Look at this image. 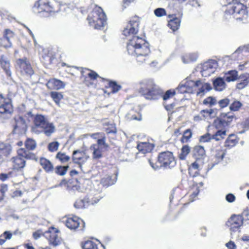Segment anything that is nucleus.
Returning a JSON list of instances; mask_svg holds the SVG:
<instances>
[{"instance_id": "79ce46f5", "label": "nucleus", "mask_w": 249, "mask_h": 249, "mask_svg": "<svg viewBox=\"0 0 249 249\" xmlns=\"http://www.w3.org/2000/svg\"><path fill=\"white\" fill-rule=\"evenodd\" d=\"M203 185V183L202 182H200L198 184H196V185H194L193 189L194 190L193 192L192 193V195L190 196V200L191 202H193L194 201V198L196 197L198 194L199 193V188L200 187H202Z\"/></svg>"}, {"instance_id": "338daca9", "label": "nucleus", "mask_w": 249, "mask_h": 249, "mask_svg": "<svg viewBox=\"0 0 249 249\" xmlns=\"http://www.w3.org/2000/svg\"><path fill=\"white\" fill-rule=\"evenodd\" d=\"M8 186L6 184H2L1 186L0 192L2 193V197H3L4 193L7 191Z\"/></svg>"}, {"instance_id": "de8ad7c7", "label": "nucleus", "mask_w": 249, "mask_h": 249, "mask_svg": "<svg viewBox=\"0 0 249 249\" xmlns=\"http://www.w3.org/2000/svg\"><path fill=\"white\" fill-rule=\"evenodd\" d=\"M25 144L26 148V150L28 151L35 149L36 145L35 141L30 138L26 140Z\"/></svg>"}, {"instance_id": "58836bf2", "label": "nucleus", "mask_w": 249, "mask_h": 249, "mask_svg": "<svg viewBox=\"0 0 249 249\" xmlns=\"http://www.w3.org/2000/svg\"><path fill=\"white\" fill-rule=\"evenodd\" d=\"M0 151L3 155L7 156L12 151V147L8 143L0 142Z\"/></svg>"}, {"instance_id": "f704fd0d", "label": "nucleus", "mask_w": 249, "mask_h": 249, "mask_svg": "<svg viewBox=\"0 0 249 249\" xmlns=\"http://www.w3.org/2000/svg\"><path fill=\"white\" fill-rule=\"evenodd\" d=\"M40 164L42 168L47 172H50L53 171V166L51 161L45 158H41L40 159Z\"/></svg>"}, {"instance_id": "2eb2a0df", "label": "nucleus", "mask_w": 249, "mask_h": 249, "mask_svg": "<svg viewBox=\"0 0 249 249\" xmlns=\"http://www.w3.org/2000/svg\"><path fill=\"white\" fill-rule=\"evenodd\" d=\"M17 65L22 74L30 76L34 73V71L27 58L18 59L17 61Z\"/></svg>"}, {"instance_id": "4be33fe9", "label": "nucleus", "mask_w": 249, "mask_h": 249, "mask_svg": "<svg viewBox=\"0 0 249 249\" xmlns=\"http://www.w3.org/2000/svg\"><path fill=\"white\" fill-rule=\"evenodd\" d=\"M46 86L50 89L59 90L65 88V84L60 80L52 78L48 81Z\"/></svg>"}, {"instance_id": "e433bc0d", "label": "nucleus", "mask_w": 249, "mask_h": 249, "mask_svg": "<svg viewBox=\"0 0 249 249\" xmlns=\"http://www.w3.org/2000/svg\"><path fill=\"white\" fill-rule=\"evenodd\" d=\"M213 155L215 158L216 164L221 161L225 155V150L218 147L213 151Z\"/></svg>"}, {"instance_id": "7ed1b4c3", "label": "nucleus", "mask_w": 249, "mask_h": 249, "mask_svg": "<svg viewBox=\"0 0 249 249\" xmlns=\"http://www.w3.org/2000/svg\"><path fill=\"white\" fill-rule=\"evenodd\" d=\"M229 5L225 11L224 17L226 19H230L231 16L236 20L245 23L248 18V14L246 6L241 1V0H227Z\"/></svg>"}, {"instance_id": "4d7b16f0", "label": "nucleus", "mask_w": 249, "mask_h": 249, "mask_svg": "<svg viewBox=\"0 0 249 249\" xmlns=\"http://www.w3.org/2000/svg\"><path fill=\"white\" fill-rule=\"evenodd\" d=\"M154 13L157 17H162L166 15V12L164 8H158L154 10Z\"/></svg>"}, {"instance_id": "09e8293b", "label": "nucleus", "mask_w": 249, "mask_h": 249, "mask_svg": "<svg viewBox=\"0 0 249 249\" xmlns=\"http://www.w3.org/2000/svg\"><path fill=\"white\" fill-rule=\"evenodd\" d=\"M50 95L55 103L59 105L60 101L63 98L62 94L56 91H52L50 93Z\"/></svg>"}, {"instance_id": "20e7f679", "label": "nucleus", "mask_w": 249, "mask_h": 249, "mask_svg": "<svg viewBox=\"0 0 249 249\" xmlns=\"http://www.w3.org/2000/svg\"><path fill=\"white\" fill-rule=\"evenodd\" d=\"M89 25L94 29L101 30L107 25V17L103 10L99 7L93 9L87 18Z\"/></svg>"}, {"instance_id": "a18cd8bd", "label": "nucleus", "mask_w": 249, "mask_h": 249, "mask_svg": "<svg viewBox=\"0 0 249 249\" xmlns=\"http://www.w3.org/2000/svg\"><path fill=\"white\" fill-rule=\"evenodd\" d=\"M55 158L58 160L61 163H64L69 161L70 157L67 155L65 153L59 152L55 156Z\"/></svg>"}, {"instance_id": "052dcab7", "label": "nucleus", "mask_w": 249, "mask_h": 249, "mask_svg": "<svg viewBox=\"0 0 249 249\" xmlns=\"http://www.w3.org/2000/svg\"><path fill=\"white\" fill-rule=\"evenodd\" d=\"M225 198L228 202L232 203L235 200V196L233 194L229 193L226 196Z\"/></svg>"}, {"instance_id": "dca6fc26", "label": "nucleus", "mask_w": 249, "mask_h": 249, "mask_svg": "<svg viewBox=\"0 0 249 249\" xmlns=\"http://www.w3.org/2000/svg\"><path fill=\"white\" fill-rule=\"evenodd\" d=\"M218 66L217 62L214 60H209L204 62L202 66L201 71L202 75L204 77H207L213 73Z\"/></svg>"}, {"instance_id": "774afa93", "label": "nucleus", "mask_w": 249, "mask_h": 249, "mask_svg": "<svg viewBox=\"0 0 249 249\" xmlns=\"http://www.w3.org/2000/svg\"><path fill=\"white\" fill-rule=\"evenodd\" d=\"M208 109H204L202 110L200 112V114L204 118H206L208 117Z\"/></svg>"}, {"instance_id": "bb28decb", "label": "nucleus", "mask_w": 249, "mask_h": 249, "mask_svg": "<svg viewBox=\"0 0 249 249\" xmlns=\"http://www.w3.org/2000/svg\"><path fill=\"white\" fill-rule=\"evenodd\" d=\"M190 81H186L184 84L181 83H180L178 88L176 89V92L180 93H185L187 92H191L192 91V89L190 88V86L192 87V83Z\"/></svg>"}, {"instance_id": "c9c22d12", "label": "nucleus", "mask_w": 249, "mask_h": 249, "mask_svg": "<svg viewBox=\"0 0 249 249\" xmlns=\"http://www.w3.org/2000/svg\"><path fill=\"white\" fill-rule=\"evenodd\" d=\"M14 36L15 34L12 31L8 29L5 30L3 38L5 40H7V44L4 45L5 46H12L11 39L14 37Z\"/></svg>"}, {"instance_id": "cd10ccee", "label": "nucleus", "mask_w": 249, "mask_h": 249, "mask_svg": "<svg viewBox=\"0 0 249 249\" xmlns=\"http://www.w3.org/2000/svg\"><path fill=\"white\" fill-rule=\"evenodd\" d=\"M83 249H105V247L100 243L97 244L95 242L87 240L82 245Z\"/></svg>"}, {"instance_id": "0e129e2a", "label": "nucleus", "mask_w": 249, "mask_h": 249, "mask_svg": "<svg viewBox=\"0 0 249 249\" xmlns=\"http://www.w3.org/2000/svg\"><path fill=\"white\" fill-rule=\"evenodd\" d=\"M2 236H3L6 240H10L12 238V233L9 231H5Z\"/></svg>"}, {"instance_id": "c756f323", "label": "nucleus", "mask_w": 249, "mask_h": 249, "mask_svg": "<svg viewBox=\"0 0 249 249\" xmlns=\"http://www.w3.org/2000/svg\"><path fill=\"white\" fill-rule=\"evenodd\" d=\"M214 89L219 91L223 90L226 87L224 79L221 77H217L213 81Z\"/></svg>"}, {"instance_id": "0eeeda50", "label": "nucleus", "mask_w": 249, "mask_h": 249, "mask_svg": "<svg viewBox=\"0 0 249 249\" xmlns=\"http://www.w3.org/2000/svg\"><path fill=\"white\" fill-rule=\"evenodd\" d=\"M18 156L12 159L13 163V167L15 170H18L25 166V160L23 158L30 160H36V156L34 154L27 151L24 148H21L19 149L18 150Z\"/></svg>"}, {"instance_id": "39448f33", "label": "nucleus", "mask_w": 249, "mask_h": 249, "mask_svg": "<svg viewBox=\"0 0 249 249\" xmlns=\"http://www.w3.org/2000/svg\"><path fill=\"white\" fill-rule=\"evenodd\" d=\"M148 161L150 165L154 170H157L162 166L171 168L176 164V161L172 153L169 151L160 153L158 156V162L155 164H154L151 160H149Z\"/></svg>"}, {"instance_id": "8fccbe9b", "label": "nucleus", "mask_w": 249, "mask_h": 249, "mask_svg": "<svg viewBox=\"0 0 249 249\" xmlns=\"http://www.w3.org/2000/svg\"><path fill=\"white\" fill-rule=\"evenodd\" d=\"M69 168V165L67 166H57L55 167V172L56 174L59 176H64L67 172L68 169Z\"/></svg>"}, {"instance_id": "423d86ee", "label": "nucleus", "mask_w": 249, "mask_h": 249, "mask_svg": "<svg viewBox=\"0 0 249 249\" xmlns=\"http://www.w3.org/2000/svg\"><path fill=\"white\" fill-rule=\"evenodd\" d=\"M59 10V5L56 2H50L47 0H38L33 7V12L36 14L44 12L52 14L58 12Z\"/></svg>"}, {"instance_id": "bf43d9fd", "label": "nucleus", "mask_w": 249, "mask_h": 249, "mask_svg": "<svg viewBox=\"0 0 249 249\" xmlns=\"http://www.w3.org/2000/svg\"><path fill=\"white\" fill-rule=\"evenodd\" d=\"M192 137V132L190 129H187L184 132L182 138L183 142H187L190 138Z\"/></svg>"}, {"instance_id": "7c9ffc66", "label": "nucleus", "mask_w": 249, "mask_h": 249, "mask_svg": "<svg viewBox=\"0 0 249 249\" xmlns=\"http://www.w3.org/2000/svg\"><path fill=\"white\" fill-rule=\"evenodd\" d=\"M193 154L196 159H200L205 157V150L203 146L196 145L193 149Z\"/></svg>"}, {"instance_id": "c85d7f7f", "label": "nucleus", "mask_w": 249, "mask_h": 249, "mask_svg": "<svg viewBox=\"0 0 249 249\" xmlns=\"http://www.w3.org/2000/svg\"><path fill=\"white\" fill-rule=\"evenodd\" d=\"M117 177V173H116L115 175L113 176H107L101 179V183L103 184V186L106 187L115 184V183L116 182Z\"/></svg>"}, {"instance_id": "5fc2aeb1", "label": "nucleus", "mask_w": 249, "mask_h": 249, "mask_svg": "<svg viewBox=\"0 0 249 249\" xmlns=\"http://www.w3.org/2000/svg\"><path fill=\"white\" fill-rule=\"evenodd\" d=\"M108 84L109 87L111 89V92L113 93L118 92L121 88V86L118 85L115 82L110 81Z\"/></svg>"}, {"instance_id": "603ef678", "label": "nucleus", "mask_w": 249, "mask_h": 249, "mask_svg": "<svg viewBox=\"0 0 249 249\" xmlns=\"http://www.w3.org/2000/svg\"><path fill=\"white\" fill-rule=\"evenodd\" d=\"M60 143L57 141L50 142L48 145V149L50 152H54L56 151L59 148Z\"/></svg>"}, {"instance_id": "f3484780", "label": "nucleus", "mask_w": 249, "mask_h": 249, "mask_svg": "<svg viewBox=\"0 0 249 249\" xmlns=\"http://www.w3.org/2000/svg\"><path fill=\"white\" fill-rule=\"evenodd\" d=\"M89 158V156L83 150H76L72 153L73 162L79 164L81 168H82V164L85 163Z\"/></svg>"}, {"instance_id": "473e14b6", "label": "nucleus", "mask_w": 249, "mask_h": 249, "mask_svg": "<svg viewBox=\"0 0 249 249\" xmlns=\"http://www.w3.org/2000/svg\"><path fill=\"white\" fill-rule=\"evenodd\" d=\"M180 19L174 17L168 21V26L173 31L177 30L180 24Z\"/></svg>"}, {"instance_id": "b1692460", "label": "nucleus", "mask_w": 249, "mask_h": 249, "mask_svg": "<svg viewBox=\"0 0 249 249\" xmlns=\"http://www.w3.org/2000/svg\"><path fill=\"white\" fill-rule=\"evenodd\" d=\"M80 222H82L84 225V222L80 218L76 216L68 218L65 222L66 226L71 230H75L77 228Z\"/></svg>"}, {"instance_id": "f257e3e1", "label": "nucleus", "mask_w": 249, "mask_h": 249, "mask_svg": "<svg viewBox=\"0 0 249 249\" xmlns=\"http://www.w3.org/2000/svg\"><path fill=\"white\" fill-rule=\"evenodd\" d=\"M126 50L129 55L136 57L139 64L146 62L150 53L149 43L141 37H134L127 40Z\"/></svg>"}, {"instance_id": "393cba45", "label": "nucleus", "mask_w": 249, "mask_h": 249, "mask_svg": "<svg viewBox=\"0 0 249 249\" xmlns=\"http://www.w3.org/2000/svg\"><path fill=\"white\" fill-rule=\"evenodd\" d=\"M154 147V145L147 142H141L138 144L137 149L143 154L150 152Z\"/></svg>"}, {"instance_id": "6e6d98bb", "label": "nucleus", "mask_w": 249, "mask_h": 249, "mask_svg": "<svg viewBox=\"0 0 249 249\" xmlns=\"http://www.w3.org/2000/svg\"><path fill=\"white\" fill-rule=\"evenodd\" d=\"M203 103L205 105H209L210 107H212L216 104V100L214 98L210 96L204 99Z\"/></svg>"}, {"instance_id": "f03ea898", "label": "nucleus", "mask_w": 249, "mask_h": 249, "mask_svg": "<svg viewBox=\"0 0 249 249\" xmlns=\"http://www.w3.org/2000/svg\"><path fill=\"white\" fill-rule=\"evenodd\" d=\"M140 85V93L145 99L148 100H157L161 96L163 100L166 101L170 98L173 97L176 93V91L175 89H170L162 95V90L151 79H143L141 82Z\"/></svg>"}, {"instance_id": "864d4df0", "label": "nucleus", "mask_w": 249, "mask_h": 249, "mask_svg": "<svg viewBox=\"0 0 249 249\" xmlns=\"http://www.w3.org/2000/svg\"><path fill=\"white\" fill-rule=\"evenodd\" d=\"M242 104L238 101H233L230 106V109L231 111H237L241 107Z\"/></svg>"}, {"instance_id": "a19ab883", "label": "nucleus", "mask_w": 249, "mask_h": 249, "mask_svg": "<svg viewBox=\"0 0 249 249\" xmlns=\"http://www.w3.org/2000/svg\"><path fill=\"white\" fill-rule=\"evenodd\" d=\"M199 165L196 161L192 163L188 167V172L190 175L193 177L198 174Z\"/></svg>"}, {"instance_id": "49530a36", "label": "nucleus", "mask_w": 249, "mask_h": 249, "mask_svg": "<svg viewBox=\"0 0 249 249\" xmlns=\"http://www.w3.org/2000/svg\"><path fill=\"white\" fill-rule=\"evenodd\" d=\"M104 126H107L106 127V132L107 134H115L117 132L116 128L113 124H109L108 122H106L104 123Z\"/></svg>"}, {"instance_id": "4468645a", "label": "nucleus", "mask_w": 249, "mask_h": 249, "mask_svg": "<svg viewBox=\"0 0 249 249\" xmlns=\"http://www.w3.org/2000/svg\"><path fill=\"white\" fill-rule=\"evenodd\" d=\"M192 87L197 89L196 91V95L197 96L202 97L208 91L212 89L211 85L208 83H204L201 80H197L196 81H192Z\"/></svg>"}, {"instance_id": "412c9836", "label": "nucleus", "mask_w": 249, "mask_h": 249, "mask_svg": "<svg viewBox=\"0 0 249 249\" xmlns=\"http://www.w3.org/2000/svg\"><path fill=\"white\" fill-rule=\"evenodd\" d=\"M48 122L47 119L44 116L37 114L34 118V126L32 127L33 131L36 133H39L40 130L38 128H40Z\"/></svg>"}, {"instance_id": "5701e85b", "label": "nucleus", "mask_w": 249, "mask_h": 249, "mask_svg": "<svg viewBox=\"0 0 249 249\" xmlns=\"http://www.w3.org/2000/svg\"><path fill=\"white\" fill-rule=\"evenodd\" d=\"M236 88L239 90L245 89L249 83V73H245L239 76Z\"/></svg>"}, {"instance_id": "1a4fd4ad", "label": "nucleus", "mask_w": 249, "mask_h": 249, "mask_svg": "<svg viewBox=\"0 0 249 249\" xmlns=\"http://www.w3.org/2000/svg\"><path fill=\"white\" fill-rule=\"evenodd\" d=\"M139 24L140 19L138 17H136L132 18L124 27L123 34L127 40L132 39L134 37H139L137 36L139 31Z\"/></svg>"}, {"instance_id": "aec40b11", "label": "nucleus", "mask_w": 249, "mask_h": 249, "mask_svg": "<svg viewBox=\"0 0 249 249\" xmlns=\"http://www.w3.org/2000/svg\"><path fill=\"white\" fill-rule=\"evenodd\" d=\"M0 66L3 70L7 77H10L12 72L10 70L11 64L9 57L5 54L0 56Z\"/></svg>"}, {"instance_id": "ea45409f", "label": "nucleus", "mask_w": 249, "mask_h": 249, "mask_svg": "<svg viewBox=\"0 0 249 249\" xmlns=\"http://www.w3.org/2000/svg\"><path fill=\"white\" fill-rule=\"evenodd\" d=\"M238 141L234 135L231 134L227 139L225 142V146L229 148L234 146L237 143Z\"/></svg>"}, {"instance_id": "3c124183", "label": "nucleus", "mask_w": 249, "mask_h": 249, "mask_svg": "<svg viewBox=\"0 0 249 249\" xmlns=\"http://www.w3.org/2000/svg\"><path fill=\"white\" fill-rule=\"evenodd\" d=\"M88 206L89 205L87 203L86 198L84 199L77 200L74 204V206L78 209L85 208Z\"/></svg>"}, {"instance_id": "6e6552de", "label": "nucleus", "mask_w": 249, "mask_h": 249, "mask_svg": "<svg viewBox=\"0 0 249 249\" xmlns=\"http://www.w3.org/2000/svg\"><path fill=\"white\" fill-rule=\"evenodd\" d=\"M109 145L106 142V137H103L97 140V143L91 145L89 150L92 152V158L98 160L103 157L104 152L107 151Z\"/></svg>"}, {"instance_id": "9d476101", "label": "nucleus", "mask_w": 249, "mask_h": 249, "mask_svg": "<svg viewBox=\"0 0 249 249\" xmlns=\"http://www.w3.org/2000/svg\"><path fill=\"white\" fill-rule=\"evenodd\" d=\"M58 230L52 227L44 233L41 231H37L33 233V237L35 239H37L43 234L50 242L54 246L58 245L60 243V239L58 235Z\"/></svg>"}, {"instance_id": "9b49d317", "label": "nucleus", "mask_w": 249, "mask_h": 249, "mask_svg": "<svg viewBox=\"0 0 249 249\" xmlns=\"http://www.w3.org/2000/svg\"><path fill=\"white\" fill-rule=\"evenodd\" d=\"M235 117L231 113H221L213 122V124L217 129L225 130L224 129L230 125Z\"/></svg>"}, {"instance_id": "6ab92c4d", "label": "nucleus", "mask_w": 249, "mask_h": 249, "mask_svg": "<svg viewBox=\"0 0 249 249\" xmlns=\"http://www.w3.org/2000/svg\"><path fill=\"white\" fill-rule=\"evenodd\" d=\"M103 197V196L100 191L91 190L87 195L86 197V200L89 205H94L97 203Z\"/></svg>"}, {"instance_id": "ddd939ff", "label": "nucleus", "mask_w": 249, "mask_h": 249, "mask_svg": "<svg viewBox=\"0 0 249 249\" xmlns=\"http://www.w3.org/2000/svg\"><path fill=\"white\" fill-rule=\"evenodd\" d=\"M0 113L7 116L11 115L13 112L11 99L0 94Z\"/></svg>"}, {"instance_id": "f8f14e48", "label": "nucleus", "mask_w": 249, "mask_h": 249, "mask_svg": "<svg viewBox=\"0 0 249 249\" xmlns=\"http://www.w3.org/2000/svg\"><path fill=\"white\" fill-rule=\"evenodd\" d=\"M244 218L242 215L233 214L226 222V225L230 228L231 234L239 231L243 224Z\"/></svg>"}, {"instance_id": "c03bdc74", "label": "nucleus", "mask_w": 249, "mask_h": 249, "mask_svg": "<svg viewBox=\"0 0 249 249\" xmlns=\"http://www.w3.org/2000/svg\"><path fill=\"white\" fill-rule=\"evenodd\" d=\"M190 150L188 145H184L181 149L180 153L178 155L179 159L181 160H185L187 155L190 153Z\"/></svg>"}, {"instance_id": "37998d69", "label": "nucleus", "mask_w": 249, "mask_h": 249, "mask_svg": "<svg viewBox=\"0 0 249 249\" xmlns=\"http://www.w3.org/2000/svg\"><path fill=\"white\" fill-rule=\"evenodd\" d=\"M127 121L137 120L140 121L142 119L141 116L139 114H136L133 110L128 112L125 117Z\"/></svg>"}, {"instance_id": "2f4dec72", "label": "nucleus", "mask_w": 249, "mask_h": 249, "mask_svg": "<svg viewBox=\"0 0 249 249\" xmlns=\"http://www.w3.org/2000/svg\"><path fill=\"white\" fill-rule=\"evenodd\" d=\"M239 77L238 72L235 70H231L226 73L225 80L228 82L236 81Z\"/></svg>"}, {"instance_id": "a878e982", "label": "nucleus", "mask_w": 249, "mask_h": 249, "mask_svg": "<svg viewBox=\"0 0 249 249\" xmlns=\"http://www.w3.org/2000/svg\"><path fill=\"white\" fill-rule=\"evenodd\" d=\"M40 132H43L46 136H50L53 133L55 130V127L52 123H50L48 121L47 123L41 128Z\"/></svg>"}, {"instance_id": "72a5a7b5", "label": "nucleus", "mask_w": 249, "mask_h": 249, "mask_svg": "<svg viewBox=\"0 0 249 249\" xmlns=\"http://www.w3.org/2000/svg\"><path fill=\"white\" fill-rule=\"evenodd\" d=\"M198 55L197 53H192L182 56L181 60L183 63L186 64L197 60Z\"/></svg>"}, {"instance_id": "13d9d810", "label": "nucleus", "mask_w": 249, "mask_h": 249, "mask_svg": "<svg viewBox=\"0 0 249 249\" xmlns=\"http://www.w3.org/2000/svg\"><path fill=\"white\" fill-rule=\"evenodd\" d=\"M230 102L231 101L229 98H225L219 101L218 104L219 107L223 108L229 105L230 104Z\"/></svg>"}, {"instance_id": "680f3d73", "label": "nucleus", "mask_w": 249, "mask_h": 249, "mask_svg": "<svg viewBox=\"0 0 249 249\" xmlns=\"http://www.w3.org/2000/svg\"><path fill=\"white\" fill-rule=\"evenodd\" d=\"M88 76L91 80H95L98 77L100 78L99 75L93 71H90V72L88 73Z\"/></svg>"}, {"instance_id": "e2e57ef3", "label": "nucleus", "mask_w": 249, "mask_h": 249, "mask_svg": "<svg viewBox=\"0 0 249 249\" xmlns=\"http://www.w3.org/2000/svg\"><path fill=\"white\" fill-rule=\"evenodd\" d=\"M90 136L93 139H97V140L98 139H100L103 137H105V135L101 133H93L90 135Z\"/></svg>"}, {"instance_id": "4c0bfd02", "label": "nucleus", "mask_w": 249, "mask_h": 249, "mask_svg": "<svg viewBox=\"0 0 249 249\" xmlns=\"http://www.w3.org/2000/svg\"><path fill=\"white\" fill-rule=\"evenodd\" d=\"M16 124L14 128H24L26 126V122L24 118L21 116H17L15 118Z\"/></svg>"}, {"instance_id": "a211bd4d", "label": "nucleus", "mask_w": 249, "mask_h": 249, "mask_svg": "<svg viewBox=\"0 0 249 249\" xmlns=\"http://www.w3.org/2000/svg\"><path fill=\"white\" fill-rule=\"evenodd\" d=\"M226 135V130H219L214 135H211L209 133H206L200 136L199 141L200 142H207L213 139L218 141L224 139Z\"/></svg>"}, {"instance_id": "69168bd1", "label": "nucleus", "mask_w": 249, "mask_h": 249, "mask_svg": "<svg viewBox=\"0 0 249 249\" xmlns=\"http://www.w3.org/2000/svg\"><path fill=\"white\" fill-rule=\"evenodd\" d=\"M229 249H236V246L234 242L230 241L226 244Z\"/></svg>"}]
</instances>
